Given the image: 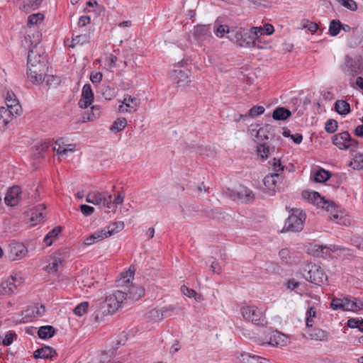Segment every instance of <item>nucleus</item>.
<instances>
[{"label":"nucleus","instance_id":"f257e3e1","mask_svg":"<svg viewBox=\"0 0 363 363\" xmlns=\"http://www.w3.org/2000/svg\"><path fill=\"white\" fill-rule=\"evenodd\" d=\"M41 35L38 32L33 35V40L30 35L25 37L23 45L29 48L32 47L28 55V78L33 84H39L44 82L46 72L48 71V57L44 48L39 46Z\"/></svg>","mask_w":363,"mask_h":363},{"label":"nucleus","instance_id":"f03ea898","mask_svg":"<svg viewBox=\"0 0 363 363\" xmlns=\"http://www.w3.org/2000/svg\"><path fill=\"white\" fill-rule=\"evenodd\" d=\"M134 276V271L129 269L121 274V278L116 281L118 286H121L125 291V300L137 301L145 294V289L142 286H136L130 283Z\"/></svg>","mask_w":363,"mask_h":363},{"label":"nucleus","instance_id":"7ed1b4c3","mask_svg":"<svg viewBox=\"0 0 363 363\" xmlns=\"http://www.w3.org/2000/svg\"><path fill=\"white\" fill-rule=\"evenodd\" d=\"M125 291L117 290L106 297V300L100 303L99 313L104 315L114 313L125 301Z\"/></svg>","mask_w":363,"mask_h":363},{"label":"nucleus","instance_id":"20e7f679","mask_svg":"<svg viewBox=\"0 0 363 363\" xmlns=\"http://www.w3.org/2000/svg\"><path fill=\"white\" fill-rule=\"evenodd\" d=\"M303 277L312 284L320 286L328 280V276L318 265L308 263L301 269Z\"/></svg>","mask_w":363,"mask_h":363},{"label":"nucleus","instance_id":"39448f33","mask_svg":"<svg viewBox=\"0 0 363 363\" xmlns=\"http://www.w3.org/2000/svg\"><path fill=\"white\" fill-rule=\"evenodd\" d=\"M227 38L240 47L254 48L256 46V41L247 33H244L242 28L240 27H231Z\"/></svg>","mask_w":363,"mask_h":363},{"label":"nucleus","instance_id":"423d86ee","mask_svg":"<svg viewBox=\"0 0 363 363\" xmlns=\"http://www.w3.org/2000/svg\"><path fill=\"white\" fill-rule=\"evenodd\" d=\"M341 69L348 76L354 77L359 74L363 70L362 57L359 55L354 57L346 55L344 59V62L341 65Z\"/></svg>","mask_w":363,"mask_h":363},{"label":"nucleus","instance_id":"0eeeda50","mask_svg":"<svg viewBox=\"0 0 363 363\" xmlns=\"http://www.w3.org/2000/svg\"><path fill=\"white\" fill-rule=\"evenodd\" d=\"M305 220L306 214L303 211L298 208L292 209L291 213L285 222L284 230L300 232L303 228V222Z\"/></svg>","mask_w":363,"mask_h":363},{"label":"nucleus","instance_id":"6e6552de","mask_svg":"<svg viewBox=\"0 0 363 363\" xmlns=\"http://www.w3.org/2000/svg\"><path fill=\"white\" fill-rule=\"evenodd\" d=\"M244 319L255 325H263L264 318L263 313L255 306H245L241 308Z\"/></svg>","mask_w":363,"mask_h":363},{"label":"nucleus","instance_id":"1a4fd4ad","mask_svg":"<svg viewBox=\"0 0 363 363\" xmlns=\"http://www.w3.org/2000/svg\"><path fill=\"white\" fill-rule=\"evenodd\" d=\"M194 38L199 46H206L213 40L210 25H201L194 27Z\"/></svg>","mask_w":363,"mask_h":363},{"label":"nucleus","instance_id":"9d476101","mask_svg":"<svg viewBox=\"0 0 363 363\" xmlns=\"http://www.w3.org/2000/svg\"><path fill=\"white\" fill-rule=\"evenodd\" d=\"M22 108L21 106H17L12 109L4 106L0 107V128L5 130L7 125L13 120L15 116H19L21 113Z\"/></svg>","mask_w":363,"mask_h":363},{"label":"nucleus","instance_id":"9b49d317","mask_svg":"<svg viewBox=\"0 0 363 363\" xmlns=\"http://www.w3.org/2000/svg\"><path fill=\"white\" fill-rule=\"evenodd\" d=\"M303 196L313 203L321 206L328 211L332 210L334 207L333 202L325 200L316 191H303Z\"/></svg>","mask_w":363,"mask_h":363},{"label":"nucleus","instance_id":"f8f14e48","mask_svg":"<svg viewBox=\"0 0 363 363\" xmlns=\"http://www.w3.org/2000/svg\"><path fill=\"white\" fill-rule=\"evenodd\" d=\"M263 182L264 186L270 191L274 193L276 191H280L282 189L283 178L278 173H274L267 175Z\"/></svg>","mask_w":363,"mask_h":363},{"label":"nucleus","instance_id":"ddd939ff","mask_svg":"<svg viewBox=\"0 0 363 363\" xmlns=\"http://www.w3.org/2000/svg\"><path fill=\"white\" fill-rule=\"evenodd\" d=\"M21 284V279L16 277H10L1 284L0 292L4 295H10L16 293Z\"/></svg>","mask_w":363,"mask_h":363},{"label":"nucleus","instance_id":"4468645a","mask_svg":"<svg viewBox=\"0 0 363 363\" xmlns=\"http://www.w3.org/2000/svg\"><path fill=\"white\" fill-rule=\"evenodd\" d=\"M28 253L26 246L21 243L13 242L9 247V257L11 260L21 259Z\"/></svg>","mask_w":363,"mask_h":363},{"label":"nucleus","instance_id":"2eb2a0df","mask_svg":"<svg viewBox=\"0 0 363 363\" xmlns=\"http://www.w3.org/2000/svg\"><path fill=\"white\" fill-rule=\"evenodd\" d=\"M94 101V94L90 84H86L82 88V97L79 101V106L82 108H86Z\"/></svg>","mask_w":363,"mask_h":363},{"label":"nucleus","instance_id":"dca6fc26","mask_svg":"<svg viewBox=\"0 0 363 363\" xmlns=\"http://www.w3.org/2000/svg\"><path fill=\"white\" fill-rule=\"evenodd\" d=\"M21 194V190L18 186H13L10 188L4 199L6 205L9 206H14L16 205Z\"/></svg>","mask_w":363,"mask_h":363},{"label":"nucleus","instance_id":"f3484780","mask_svg":"<svg viewBox=\"0 0 363 363\" xmlns=\"http://www.w3.org/2000/svg\"><path fill=\"white\" fill-rule=\"evenodd\" d=\"M350 140V133L347 131H345L336 135H334L332 138L333 143L336 145L340 150H348L349 146L346 144L348 140Z\"/></svg>","mask_w":363,"mask_h":363},{"label":"nucleus","instance_id":"a211bd4d","mask_svg":"<svg viewBox=\"0 0 363 363\" xmlns=\"http://www.w3.org/2000/svg\"><path fill=\"white\" fill-rule=\"evenodd\" d=\"M240 363H267L268 360L259 356L242 352L238 357Z\"/></svg>","mask_w":363,"mask_h":363},{"label":"nucleus","instance_id":"6ab92c4d","mask_svg":"<svg viewBox=\"0 0 363 363\" xmlns=\"http://www.w3.org/2000/svg\"><path fill=\"white\" fill-rule=\"evenodd\" d=\"M86 201L96 206H103L106 202L105 194L99 191L89 192L86 195Z\"/></svg>","mask_w":363,"mask_h":363},{"label":"nucleus","instance_id":"aec40b11","mask_svg":"<svg viewBox=\"0 0 363 363\" xmlns=\"http://www.w3.org/2000/svg\"><path fill=\"white\" fill-rule=\"evenodd\" d=\"M347 301L345 302L343 311H357L362 308V301L354 297L350 296H345Z\"/></svg>","mask_w":363,"mask_h":363},{"label":"nucleus","instance_id":"412c9836","mask_svg":"<svg viewBox=\"0 0 363 363\" xmlns=\"http://www.w3.org/2000/svg\"><path fill=\"white\" fill-rule=\"evenodd\" d=\"M174 77L179 86H185L191 82L190 72L188 70H175Z\"/></svg>","mask_w":363,"mask_h":363},{"label":"nucleus","instance_id":"4be33fe9","mask_svg":"<svg viewBox=\"0 0 363 363\" xmlns=\"http://www.w3.org/2000/svg\"><path fill=\"white\" fill-rule=\"evenodd\" d=\"M237 191L238 193H240L239 194L238 201L243 203H251L255 199V194L252 191L245 186H240Z\"/></svg>","mask_w":363,"mask_h":363},{"label":"nucleus","instance_id":"5701e85b","mask_svg":"<svg viewBox=\"0 0 363 363\" xmlns=\"http://www.w3.org/2000/svg\"><path fill=\"white\" fill-rule=\"evenodd\" d=\"M308 335L311 340L318 341H326L328 338V333L320 328L309 329Z\"/></svg>","mask_w":363,"mask_h":363},{"label":"nucleus","instance_id":"b1692460","mask_svg":"<svg viewBox=\"0 0 363 363\" xmlns=\"http://www.w3.org/2000/svg\"><path fill=\"white\" fill-rule=\"evenodd\" d=\"M272 130L273 126L269 124H267L257 130L256 137L261 141L267 140L269 138H272L274 137V135L272 133Z\"/></svg>","mask_w":363,"mask_h":363},{"label":"nucleus","instance_id":"393cba45","mask_svg":"<svg viewBox=\"0 0 363 363\" xmlns=\"http://www.w3.org/2000/svg\"><path fill=\"white\" fill-rule=\"evenodd\" d=\"M291 116V112L285 107L276 108L272 113L273 119L276 121H284Z\"/></svg>","mask_w":363,"mask_h":363},{"label":"nucleus","instance_id":"a878e982","mask_svg":"<svg viewBox=\"0 0 363 363\" xmlns=\"http://www.w3.org/2000/svg\"><path fill=\"white\" fill-rule=\"evenodd\" d=\"M123 104H130V109L125 108V111L128 113H133L136 111V108L140 106V99L131 96L130 95L125 94L123 101Z\"/></svg>","mask_w":363,"mask_h":363},{"label":"nucleus","instance_id":"bb28decb","mask_svg":"<svg viewBox=\"0 0 363 363\" xmlns=\"http://www.w3.org/2000/svg\"><path fill=\"white\" fill-rule=\"evenodd\" d=\"M230 27L227 25L220 24L218 21H216L213 26V30L215 35L218 38H223L225 34L228 35Z\"/></svg>","mask_w":363,"mask_h":363},{"label":"nucleus","instance_id":"cd10ccee","mask_svg":"<svg viewBox=\"0 0 363 363\" xmlns=\"http://www.w3.org/2000/svg\"><path fill=\"white\" fill-rule=\"evenodd\" d=\"M49 147V143L48 142H43L33 147V157L35 160L40 159L43 157V153Z\"/></svg>","mask_w":363,"mask_h":363},{"label":"nucleus","instance_id":"c85d7f7f","mask_svg":"<svg viewBox=\"0 0 363 363\" xmlns=\"http://www.w3.org/2000/svg\"><path fill=\"white\" fill-rule=\"evenodd\" d=\"M55 329L51 325L41 326L38 332V337L40 339H48L54 336Z\"/></svg>","mask_w":363,"mask_h":363},{"label":"nucleus","instance_id":"c756f323","mask_svg":"<svg viewBox=\"0 0 363 363\" xmlns=\"http://www.w3.org/2000/svg\"><path fill=\"white\" fill-rule=\"evenodd\" d=\"M335 109L340 115H346L350 112V105L344 100H337L335 103Z\"/></svg>","mask_w":363,"mask_h":363},{"label":"nucleus","instance_id":"7c9ffc66","mask_svg":"<svg viewBox=\"0 0 363 363\" xmlns=\"http://www.w3.org/2000/svg\"><path fill=\"white\" fill-rule=\"evenodd\" d=\"M62 231V227L58 226L50 230L44 238V242L47 246H50L52 244L54 239H55Z\"/></svg>","mask_w":363,"mask_h":363},{"label":"nucleus","instance_id":"2f4dec72","mask_svg":"<svg viewBox=\"0 0 363 363\" xmlns=\"http://www.w3.org/2000/svg\"><path fill=\"white\" fill-rule=\"evenodd\" d=\"M331 177L330 173L324 169L320 168L314 173V181L315 182H325Z\"/></svg>","mask_w":363,"mask_h":363},{"label":"nucleus","instance_id":"473e14b6","mask_svg":"<svg viewBox=\"0 0 363 363\" xmlns=\"http://www.w3.org/2000/svg\"><path fill=\"white\" fill-rule=\"evenodd\" d=\"M126 125V119L125 118H119L113 123L110 127V130L113 133H118L122 130Z\"/></svg>","mask_w":363,"mask_h":363},{"label":"nucleus","instance_id":"72a5a7b5","mask_svg":"<svg viewBox=\"0 0 363 363\" xmlns=\"http://www.w3.org/2000/svg\"><path fill=\"white\" fill-rule=\"evenodd\" d=\"M341 30V22L340 20H332L330 22L329 25V34L331 36H336L337 35Z\"/></svg>","mask_w":363,"mask_h":363},{"label":"nucleus","instance_id":"f704fd0d","mask_svg":"<svg viewBox=\"0 0 363 363\" xmlns=\"http://www.w3.org/2000/svg\"><path fill=\"white\" fill-rule=\"evenodd\" d=\"M6 104L8 108L12 109L13 107L21 106L17 100L16 95L13 92L8 91L6 96Z\"/></svg>","mask_w":363,"mask_h":363},{"label":"nucleus","instance_id":"c9c22d12","mask_svg":"<svg viewBox=\"0 0 363 363\" xmlns=\"http://www.w3.org/2000/svg\"><path fill=\"white\" fill-rule=\"evenodd\" d=\"M124 223L123 221H118L113 223H111L108 226L106 227V230L109 233V236H111L119 231L122 230L124 228Z\"/></svg>","mask_w":363,"mask_h":363},{"label":"nucleus","instance_id":"e433bc0d","mask_svg":"<svg viewBox=\"0 0 363 363\" xmlns=\"http://www.w3.org/2000/svg\"><path fill=\"white\" fill-rule=\"evenodd\" d=\"M164 318L169 317L174 314H179L182 308L176 305H169L162 308Z\"/></svg>","mask_w":363,"mask_h":363},{"label":"nucleus","instance_id":"4c0bfd02","mask_svg":"<svg viewBox=\"0 0 363 363\" xmlns=\"http://www.w3.org/2000/svg\"><path fill=\"white\" fill-rule=\"evenodd\" d=\"M248 34L252 36V39L256 41L255 47L262 48L261 46L259 45V43L260 42L259 38L262 35L261 26H259V27L255 26V27L251 28L250 32Z\"/></svg>","mask_w":363,"mask_h":363},{"label":"nucleus","instance_id":"58836bf2","mask_svg":"<svg viewBox=\"0 0 363 363\" xmlns=\"http://www.w3.org/2000/svg\"><path fill=\"white\" fill-rule=\"evenodd\" d=\"M62 263V259L60 257H53V260L45 267V270L49 273L52 272H57L58 271V267Z\"/></svg>","mask_w":363,"mask_h":363},{"label":"nucleus","instance_id":"ea45409f","mask_svg":"<svg viewBox=\"0 0 363 363\" xmlns=\"http://www.w3.org/2000/svg\"><path fill=\"white\" fill-rule=\"evenodd\" d=\"M347 325L350 328H357L359 331L363 333V319L350 318Z\"/></svg>","mask_w":363,"mask_h":363},{"label":"nucleus","instance_id":"a19ab883","mask_svg":"<svg viewBox=\"0 0 363 363\" xmlns=\"http://www.w3.org/2000/svg\"><path fill=\"white\" fill-rule=\"evenodd\" d=\"M42 359L51 358L56 354L55 350L49 346H45L39 349Z\"/></svg>","mask_w":363,"mask_h":363},{"label":"nucleus","instance_id":"79ce46f5","mask_svg":"<svg viewBox=\"0 0 363 363\" xmlns=\"http://www.w3.org/2000/svg\"><path fill=\"white\" fill-rule=\"evenodd\" d=\"M347 301L345 296L343 298H333L330 306L334 310L342 309L343 310V307L345 306V302Z\"/></svg>","mask_w":363,"mask_h":363},{"label":"nucleus","instance_id":"37998d69","mask_svg":"<svg viewBox=\"0 0 363 363\" xmlns=\"http://www.w3.org/2000/svg\"><path fill=\"white\" fill-rule=\"evenodd\" d=\"M257 151L258 155L262 158H267L269 153V147L266 143H258Z\"/></svg>","mask_w":363,"mask_h":363},{"label":"nucleus","instance_id":"c03bdc74","mask_svg":"<svg viewBox=\"0 0 363 363\" xmlns=\"http://www.w3.org/2000/svg\"><path fill=\"white\" fill-rule=\"evenodd\" d=\"M281 338V334L277 332H272V334H270L269 338L267 339V342H263L262 344H267L269 345H279V342L278 339Z\"/></svg>","mask_w":363,"mask_h":363},{"label":"nucleus","instance_id":"a18cd8bd","mask_svg":"<svg viewBox=\"0 0 363 363\" xmlns=\"http://www.w3.org/2000/svg\"><path fill=\"white\" fill-rule=\"evenodd\" d=\"M89 303L86 301L78 304L74 309V313L78 316H82L87 311Z\"/></svg>","mask_w":363,"mask_h":363},{"label":"nucleus","instance_id":"49530a36","mask_svg":"<svg viewBox=\"0 0 363 363\" xmlns=\"http://www.w3.org/2000/svg\"><path fill=\"white\" fill-rule=\"evenodd\" d=\"M43 15L42 13H35V14H31L28 16V23H27V25L28 26H32L33 25H35L37 24L39 21H41L43 20Z\"/></svg>","mask_w":363,"mask_h":363},{"label":"nucleus","instance_id":"de8ad7c7","mask_svg":"<svg viewBox=\"0 0 363 363\" xmlns=\"http://www.w3.org/2000/svg\"><path fill=\"white\" fill-rule=\"evenodd\" d=\"M337 127V122L335 119L328 120L325 125V129L328 133H334Z\"/></svg>","mask_w":363,"mask_h":363},{"label":"nucleus","instance_id":"09e8293b","mask_svg":"<svg viewBox=\"0 0 363 363\" xmlns=\"http://www.w3.org/2000/svg\"><path fill=\"white\" fill-rule=\"evenodd\" d=\"M264 111L265 109L263 106H255L249 110L248 116L252 118H255L262 114L264 112Z\"/></svg>","mask_w":363,"mask_h":363},{"label":"nucleus","instance_id":"8fccbe9b","mask_svg":"<svg viewBox=\"0 0 363 363\" xmlns=\"http://www.w3.org/2000/svg\"><path fill=\"white\" fill-rule=\"evenodd\" d=\"M340 2L344 7L347 9L354 11L357 9V5L356 2L353 0H337Z\"/></svg>","mask_w":363,"mask_h":363},{"label":"nucleus","instance_id":"3c124183","mask_svg":"<svg viewBox=\"0 0 363 363\" xmlns=\"http://www.w3.org/2000/svg\"><path fill=\"white\" fill-rule=\"evenodd\" d=\"M94 234L96 237V240H97V242L102 240L103 239L106 238L108 237H110L108 235L109 233L106 230V227L99 230L95 231Z\"/></svg>","mask_w":363,"mask_h":363},{"label":"nucleus","instance_id":"603ef678","mask_svg":"<svg viewBox=\"0 0 363 363\" xmlns=\"http://www.w3.org/2000/svg\"><path fill=\"white\" fill-rule=\"evenodd\" d=\"M279 257L282 262L285 264L291 263L290 252L288 249H282L279 252Z\"/></svg>","mask_w":363,"mask_h":363},{"label":"nucleus","instance_id":"864d4df0","mask_svg":"<svg viewBox=\"0 0 363 363\" xmlns=\"http://www.w3.org/2000/svg\"><path fill=\"white\" fill-rule=\"evenodd\" d=\"M239 194L237 189H228L224 191L225 196L233 201H238Z\"/></svg>","mask_w":363,"mask_h":363},{"label":"nucleus","instance_id":"5fc2aeb1","mask_svg":"<svg viewBox=\"0 0 363 363\" xmlns=\"http://www.w3.org/2000/svg\"><path fill=\"white\" fill-rule=\"evenodd\" d=\"M115 350L112 348L108 352H103L100 356V362H106L108 361L109 359L115 357Z\"/></svg>","mask_w":363,"mask_h":363},{"label":"nucleus","instance_id":"6e6d98bb","mask_svg":"<svg viewBox=\"0 0 363 363\" xmlns=\"http://www.w3.org/2000/svg\"><path fill=\"white\" fill-rule=\"evenodd\" d=\"M43 78H45L44 81H45L46 84L48 86L56 85V84H58V83H59L58 77H57L54 75H47L45 74V76L43 77Z\"/></svg>","mask_w":363,"mask_h":363},{"label":"nucleus","instance_id":"4d7b16f0","mask_svg":"<svg viewBox=\"0 0 363 363\" xmlns=\"http://www.w3.org/2000/svg\"><path fill=\"white\" fill-rule=\"evenodd\" d=\"M81 212L85 216H91L94 212V208L86 204H82L79 206Z\"/></svg>","mask_w":363,"mask_h":363},{"label":"nucleus","instance_id":"13d9d810","mask_svg":"<svg viewBox=\"0 0 363 363\" xmlns=\"http://www.w3.org/2000/svg\"><path fill=\"white\" fill-rule=\"evenodd\" d=\"M127 340V334L125 333H121L119 335L118 340H117L116 343L115 344V346L113 347V349L116 351L121 345H124Z\"/></svg>","mask_w":363,"mask_h":363},{"label":"nucleus","instance_id":"bf43d9fd","mask_svg":"<svg viewBox=\"0 0 363 363\" xmlns=\"http://www.w3.org/2000/svg\"><path fill=\"white\" fill-rule=\"evenodd\" d=\"M181 291L184 296H186L187 297L189 298H192L196 295V292L195 290L189 289L185 285L182 286Z\"/></svg>","mask_w":363,"mask_h":363},{"label":"nucleus","instance_id":"052dcab7","mask_svg":"<svg viewBox=\"0 0 363 363\" xmlns=\"http://www.w3.org/2000/svg\"><path fill=\"white\" fill-rule=\"evenodd\" d=\"M150 316L154 319L162 320L164 318L163 315V309H153L150 311Z\"/></svg>","mask_w":363,"mask_h":363},{"label":"nucleus","instance_id":"680f3d73","mask_svg":"<svg viewBox=\"0 0 363 363\" xmlns=\"http://www.w3.org/2000/svg\"><path fill=\"white\" fill-rule=\"evenodd\" d=\"M100 115V108L99 106H93L91 110V114L88 116V120L92 121L94 118H96Z\"/></svg>","mask_w":363,"mask_h":363},{"label":"nucleus","instance_id":"e2e57ef3","mask_svg":"<svg viewBox=\"0 0 363 363\" xmlns=\"http://www.w3.org/2000/svg\"><path fill=\"white\" fill-rule=\"evenodd\" d=\"M102 95L106 100H111L115 97L116 93L114 89L107 87L106 90L102 92Z\"/></svg>","mask_w":363,"mask_h":363},{"label":"nucleus","instance_id":"0e129e2a","mask_svg":"<svg viewBox=\"0 0 363 363\" xmlns=\"http://www.w3.org/2000/svg\"><path fill=\"white\" fill-rule=\"evenodd\" d=\"M87 40H88V38L86 35H77L72 38L73 44L72 45V47H74L75 45V44H77V43L82 44L84 42H86Z\"/></svg>","mask_w":363,"mask_h":363},{"label":"nucleus","instance_id":"69168bd1","mask_svg":"<svg viewBox=\"0 0 363 363\" xmlns=\"http://www.w3.org/2000/svg\"><path fill=\"white\" fill-rule=\"evenodd\" d=\"M102 74L98 72H92L90 74V80L93 84L99 83L102 79Z\"/></svg>","mask_w":363,"mask_h":363},{"label":"nucleus","instance_id":"338daca9","mask_svg":"<svg viewBox=\"0 0 363 363\" xmlns=\"http://www.w3.org/2000/svg\"><path fill=\"white\" fill-rule=\"evenodd\" d=\"M303 27L305 28H308L312 33H314L317 31L318 28V26L317 23L313 22H310L307 21L303 25Z\"/></svg>","mask_w":363,"mask_h":363},{"label":"nucleus","instance_id":"774afa93","mask_svg":"<svg viewBox=\"0 0 363 363\" xmlns=\"http://www.w3.org/2000/svg\"><path fill=\"white\" fill-rule=\"evenodd\" d=\"M261 28L262 34L264 33L268 35H272L274 31V26L270 23H266L264 26H261Z\"/></svg>","mask_w":363,"mask_h":363}]
</instances>
